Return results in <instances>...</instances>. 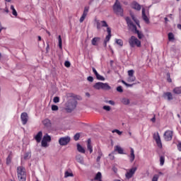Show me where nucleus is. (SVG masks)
I'll return each instance as SVG.
<instances>
[{
  "instance_id": "1",
  "label": "nucleus",
  "mask_w": 181,
  "mask_h": 181,
  "mask_svg": "<svg viewBox=\"0 0 181 181\" xmlns=\"http://www.w3.org/2000/svg\"><path fill=\"white\" fill-rule=\"evenodd\" d=\"M125 21L127 22L128 28L131 29L132 32H134V33H136L139 39H142V37H144V34H142L141 31L138 30V29L136 28V25L134 24V22H132L131 18L125 17Z\"/></svg>"
},
{
  "instance_id": "2",
  "label": "nucleus",
  "mask_w": 181,
  "mask_h": 181,
  "mask_svg": "<svg viewBox=\"0 0 181 181\" xmlns=\"http://www.w3.org/2000/svg\"><path fill=\"white\" fill-rule=\"evenodd\" d=\"M113 12L117 16H121L122 18L124 16V8L121 6V3L119 1L116 0L115 4L113 5Z\"/></svg>"
},
{
  "instance_id": "3",
  "label": "nucleus",
  "mask_w": 181,
  "mask_h": 181,
  "mask_svg": "<svg viewBox=\"0 0 181 181\" xmlns=\"http://www.w3.org/2000/svg\"><path fill=\"white\" fill-rule=\"evenodd\" d=\"M17 176L19 181H26V168L23 166L17 168Z\"/></svg>"
},
{
  "instance_id": "4",
  "label": "nucleus",
  "mask_w": 181,
  "mask_h": 181,
  "mask_svg": "<svg viewBox=\"0 0 181 181\" xmlns=\"http://www.w3.org/2000/svg\"><path fill=\"white\" fill-rule=\"evenodd\" d=\"M66 110L68 112H71L73 110L77 107V100L76 99H70L69 100L65 105Z\"/></svg>"
},
{
  "instance_id": "5",
  "label": "nucleus",
  "mask_w": 181,
  "mask_h": 181,
  "mask_svg": "<svg viewBox=\"0 0 181 181\" xmlns=\"http://www.w3.org/2000/svg\"><path fill=\"white\" fill-rule=\"evenodd\" d=\"M93 88L95 90H108L111 88V86L108 85V83H102V82H98L93 85Z\"/></svg>"
},
{
  "instance_id": "6",
  "label": "nucleus",
  "mask_w": 181,
  "mask_h": 181,
  "mask_svg": "<svg viewBox=\"0 0 181 181\" xmlns=\"http://www.w3.org/2000/svg\"><path fill=\"white\" fill-rule=\"evenodd\" d=\"M129 45L130 47H134L136 46L137 47H141V41L136 38V37L132 35L129 39Z\"/></svg>"
},
{
  "instance_id": "7",
  "label": "nucleus",
  "mask_w": 181,
  "mask_h": 181,
  "mask_svg": "<svg viewBox=\"0 0 181 181\" xmlns=\"http://www.w3.org/2000/svg\"><path fill=\"white\" fill-rule=\"evenodd\" d=\"M163 137L165 141H172V139L173 138V131L172 130H167L163 134Z\"/></svg>"
},
{
  "instance_id": "8",
  "label": "nucleus",
  "mask_w": 181,
  "mask_h": 181,
  "mask_svg": "<svg viewBox=\"0 0 181 181\" xmlns=\"http://www.w3.org/2000/svg\"><path fill=\"white\" fill-rule=\"evenodd\" d=\"M71 141V139L69 136H65V137H61L59 139V144L61 145V146H66Z\"/></svg>"
},
{
  "instance_id": "9",
  "label": "nucleus",
  "mask_w": 181,
  "mask_h": 181,
  "mask_svg": "<svg viewBox=\"0 0 181 181\" xmlns=\"http://www.w3.org/2000/svg\"><path fill=\"white\" fill-rule=\"evenodd\" d=\"M137 169L138 168L136 167H134L129 170V172L126 173L125 174L127 179H131V177L135 175V172H136Z\"/></svg>"
},
{
  "instance_id": "10",
  "label": "nucleus",
  "mask_w": 181,
  "mask_h": 181,
  "mask_svg": "<svg viewBox=\"0 0 181 181\" xmlns=\"http://www.w3.org/2000/svg\"><path fill=\"white\" fill-rule=\"evenodd\" d=\"M153 138L156 141L158 148H162V141H160V136H159V133L157 132V134H154Z\"/></svg>"
},
{
  "instance_id": "11",
  "label": "nucleus",
  "mask_w": 181,
  "mask_h": 181,
  "mask_svg": "<svg viewBox=\"0 0 181 181\" xmlns=\"http://www.w3.org/2000/svg\"><path fill=\"white\" fill-rule=\"evenodd\" d=\"M107 35L105 37V39L103 42L104 47H107V42H110V40L111 39V28H107Z\"/></svg>"
},
{
  "instance_id": "12",
  "label": "nucleus",
  "mask_w": 181,
  "mask_h": 181,
  "mask_svg": "<svg viewBox=\"0 0 181 181\" xmlns=\"http://www.w3.org/2000/svg\"><path fill=\"white\" fill-rule=\"evenodd\" d=\"M21 119L22 121L23 125H26V124H28V121L29 119V116L28 115V113H26V112L21 113Z\"/></svg>"
},
{
  "instance_id": "13",
  "label": "nucleus",
  "mask_w": 181,
  "mask_h": 181,
  "mask_svg": "<svg viewBox=\"0 0 181 181\" xmlns=\"http://www.w3.org/2000/svg\"><path fill=\"white\" fill-rule=\"evenodd\" d=\"M89 9H90V8L87 7V6L84 8L83 13L79 20L80 23H83L84 22V20L86 19V18L87 17V15L88 13Z\"/></svg>"
},
{
  "instance_id": "14",
  "label": "nucleus",
  "mask_w": 181,
  "mask_h": 181,
  "mask_svg": "<svg viewBox=\"0 0 181 181\" xmlns=\"http://www.w3.org/2000/svg\"><path fill=\"white\" fill-rule=\"evenodd\" d=\"M42 124L45 128H47V129H50L52 128V122L49 119H45L42 121Z\"/></svg>"
},
{
  "instance_id": "15",
  "label": "nucleus",
  "mask_w": 181,
  "mask_h": 181,
  "mask_svg": "<svg viewBox=\"0 0 181 181\" xmlns=\"http://www.w3.org/2000/svg\"><path fill=\"white\" fill-rule=\"evenodd\" d=\"M131 8L135 9V11H141V5L136 1H133L131 4Z\"/></svg>"
},
{
  "instance_id": "16",
  "label": "nucleus",
  "mask_w": 181,
  "mask_h": 181,
  "mask_svg": "<svg viewBox=\"0 0 181 181\" xmlns=\"http://www.w3.org/2000/svg\"><path fill=\"white\" fill-rule=\"evenodd\" d=\"M129 160L131 163L135 160V151H134V148H130V155L129 156Z\"/></svg>"
},
{
  "instance_id": "17",
  "label": "nucleus",
  "mask_w": 181,
  "mask_h": 181,
  "mask_svg": "<svg viewBox=\"0 0 181 181\" xmlns=\"http://www.w3.org/2000/svg\"><path fill=\"white\" fill-rule=\"evenodd\" d=\"M42 136H43V132H39L34 138L35 141L39 144L42 141Z\"/></svg>"
},
{
  "instance_id": "18",
  "label": "nucleus",
  "mask_w": 181,
  "mask_h": 181,
  "mask_svg": "<svg viewBox=\"0 0 181 181\" xmlns=\"http://www.w3.org/2000/svg\"><path fill=\"white\" fill-rule=\"evenodd\" d=\"M100 40H101L100 37H93L91 41L93 46H98V42H100Z\"/></svg>"
},
{
  "instance_id": "19",
  "label": "nucleus",
  "mask_w": 181,
  "mask_h": 181,
  "mask_svg": "<svg viewBox=\"0 0 181 181\" xmlns=\"http://www.w3.org/2000/svg\"><path fill=\"white\" fill-rule=\"evenodd\" d=\"M163 97H164V98H167L168 101H170V100H173V96L172 95V93H170V92L164 93Z\"/></svg>"
},
{
  "instance_id": "20",
  "label": "nucleus",
  "mask_w": 181,
  "mask_h": 181,
  "mask_svg": "<svg viewBox=\"0 0 181 181\" xmlns=\"http://www.w3.org/2000/svg\"><path fill=\"white\" fill-rule=\"evenodd\" d=\"M87 148L90 153H93V146L91 145V139H88L87 141Z\"/></svg>"
},
{
  "instance_id": "21",
  "label": "nucleus",
  "mask_w": 181,
  "mask_h": 181,
  "mask_svg": "<svg viewBox=\"0 0 181 181\" xmlns=\"http://www.w3.org/2000/svg\"><path fill=\"white\" fill-rule=\"evenodd\" d=\"M142 18L146 23H149V18L146 16V13H145V8H142Z\"/></svg>"
},
{
  "instance_id": "22",
  "label": "nucleus",
  "mask_w": 181,
  "mask_h": 181,
  "mask_svg": "<svg viewBox=\"0 0 181 181\" xmlns=\"http://www.w3.org/2000/svg\"><path fill=\"white\" fill-rule=\"evenodd\" d=\"M115 151L116 152H118V153H119L120 155H124V149H122V148H121V146H116L115 147Z\"/></svg>"
},
{
  "instance_id": "23",
  "label": "nucleus",
  "mask_w": 181,
  "mask_h": 181,
  "mask_svg": "<svg viewBox=\"0 0 181 181\" xmlns=\"http://www.w3.org/2000/svg\"><path fill=\"white\" fill-rule=\"evenodd\" d=\"M12 163V151L10 152L9 155L6 158V165H11Z\"/></svg>"
},
{
  "instance_id": "24",
  "label": "nucleus",
  "mask_w": 181,
  "mask_h": 181,
  "mask_svg": "<svg viewBox=\"0 0 181 181\" xmlns=\"http://www.w3.org/2000/svg\"><path fill=\"white\" fill-rule=\"evenodd\" d=\"M76 160L78 163H81V165L84 163V158H83V156L80 155L76 156Z\"/></svg>"
},
{
  "instance_id": "25",
  "label": "nucleus",
  "mask_w": 181,
  "mask_h": 181,
  "mask_svg": "<svg viewBox=\"0 0 181 181\" xmlns=\"http://www.w3.org/2000/svg\"><path fill=\"white\" fill-rule=\"evenodd\" d=\"M77 151L81 153H86V149H84V148H83V146L79 144H77Z\"/></svg>"
},
{
  "instance_id": "26",
  "label": "nucleus",
  "mask_w": 181,
  "mask_h": 181,
  "mask_svg": "<svg viewBox=\"0 0 181 181\" xmlns=\"http://www.w3.org/2000/svg\"><path fill=\"white\" fill-rule=\"evenodd\" d=\"M173 91L174 94H181V86L175 88Z\"/></svg>"
},
{
  "instance_id": "27",
  "label": "nucleus",
  "mask_w": 181,
  "mask_h": 181,
  "mask_svg": "<svg viewBox=\"0 0 181 181\" xmlns=\"http://www.w3.org/2000/svg\"><path fill=\"white\" fill-rule=\"evenodd\" d=\"M98 156L96 158V161L100 162V160H101V157L103 156V152L101 151V150L98 151Z\"/></svg>"
},
{
  "instance_id": "28",
  "label": "nucleus",
  "mask_w": 181,
  "mask_h": 181,
  "mask_svg": "<svg viewBox=\"0 0 181 181\" xmlns=\"http://www.w3.org/2000/svg\"><path fill=\"white\" fill-rule=\"evenodd\" d=\"M101 177H103V175H101V173H100V172H98V173L96 174V175H95L94 180H98V181H100V180H101Z\"/></svg>"
},
{
  "instance_id": "29",
  "label": "nucleus",
  "mask_w": 181,
  "mask_h": 181,
  "mask_svg": "<svg viewBox=\"0 0 181 181\" xmlns=\"http://www.w3.org/2000/svg\"><path fill=\"white\" fill-rule=\"evenodd\" d=\"M42 139L45 140L46 142H50V141H52V137L48 134H46L43 136Z\"/></svg>"
},
{
  "instance_id": "30",
  "label": "nucleus",
  "mask_w": 181,
  "mask_h": 181,
  "mask_svg": "<svg viewBox=\"0 0 181 181\" xmlns=\"http://www.w3.org/2000/svg\"><path fill=\"white\" fill-rule=\"evenodd\" d=\"M168 40L170 42H172V40H175V35H173V33H168Z\"/></svg>"
},
{
  "instance_id": "31",
  "label": "nucleus",
  "mask_w": 181,
  "mask_h": 181,
  "mask_svg": "<svg viewBox=\"0 0 181 181\" xmlns=\"http://www.w3.org/2000/svg\"><path fill=\"white\" fill-rule=\"evenodd\" d=\"M131 16H132V21H134V22H135V23L137 25V26H139V21H138V19H136V18L135 17V16L134 14H131Z\"/></svg>"
},
{
  "instance_id": "32",
  "label": "nucleus",
  "mask_w": 181,
  "mask_h": 181,
  "mask_svg": "<svg viewBox=\"0 0 181 181\" xmlns=\"http://www.w3.org/2000/svg\"><path fill=\"white\" fill-rule=\"evenodd\" d=\"M115 42L117 43V45H118L119 46H124V41H122V40L121 39H116Z\"/></svg>"
},
{
  "instance_id": "33",
  "label": "nucleus",
  "mask_w": 181,
  "mask_h": 181,
  "mask_svg": "<svg viewBox=\"0 0 181 181\" xmlns=\"http://www.w3.org/2000/svg\"><path fill=\"white\" fill-rule=\"evenodd\" d=\"M11 9L12 11V13L14 16H18V12H16V10L15 9V7L13 5L11 6Z\"/></svg>"
},
{
  "instance_id": "34",
  "label": "nucleus",
  "mask_w": 181,
  "mask_h": 181,
  "mask_svg": "<svg viewBox=\"0 0 181 181\" xmlns=\"http://www.w3.org/2000/svg\"><path fill=\"white\" fill-rule=\"evenodd\" d=\"M160 165L161 166H163V165H165V156H160Z\"/></svg>"
},
{
  "instance_id": "35",
  "label": "nucleus",
  "mask_w": 181,
  "mask_h": 181,
  "mask_svg": "<svg viewBox=\"0 0 181 181\" xmlns=\"http://www.w3.org/2000/svg\"><path fill=\"white\" fill-rule=\"evenodd\" d=\"M100 23H101L102 28H107V29H108V28H110V27H108V24L107 23V21H100Z\"/></svg>"
},
{
  "instance_id": "36",
  "label": "nucleus",
  "mask_w": 181,
  "mask_h": 181,
  "mask_svg": "<svg viewBox=\"0 0 181 181\" xmlns=\"http://www.w3.org/2000/svg\"><path fill=\"white\" fill-rule=\"evenodd\" d=\"M95 76L98 80H100L101 81H104V80H105V78L98 73L95 75Z\"/></svg>"
},
{
  "instance_id": "37",
  "label": "nucleus",
  "mask_w": 181,
  "mask_h": 181,
  "mask_svg": "<svg viewBox=\"0 0 181 181\" xmlns=\"http://www.w3.org/2000/svg\"><path fill=\"white\" fill-rule=\"evenodd\" d=\"M58 42H59V49H62V36H58Z\"/></svg>"
},
{
  "instance_id": "38",
  "label": "nucleus",
  "mask_w": 181,
  "mask_h": 181,
  "mask_svg": "<svg viewBox=\"0 0 181 181\" xmlns=\"http://www.w3.org/2000/svg\"><path fill=\"white\" fill-rule=\"evenodd\" d=\"M122 103H123L124 104V105H128L129 104L130 101H129V99H128V98H123L122 100Z\"/></svg>"
},
{
  "instance_id": "39",
  "label": "nucleus",
  "mask_w": 181,
  "mask_h": 181,
  "mask_svg": "<svg viewBox=\"0 0 181 181\" xmlns=\"http://www.w3.org/2000/svg\"><path fill=\"white\" fill-rule=\"evenodd\" d=\"M135 80H136V78L135 76H129L127 81L129 83H132V82L135 81Z\"/></svg>"
},
{
  "instance_id": "40",
  "label": "nucleus",
  "mask_w": 181,
  "mask_h": 181,
  "mask_svg": "<svg viewBox=\"0 0 181 181\" xmlns=\"http://www.w3.org/2000/svg\"><path fill=\"white\" fill-rule=\"evenodd\" d=\"M30 152H27L24 154V159L27 160V159H30Z\"/></svg>"
},
{
  "instance_id": "41",
  "label": "nucleus",
  "mask_w": 181,
  "mask_h": 181,
  "mask_svg": "<svg viewBox=\"0 0 181 181\" xmlns=\"http://www.w3.org/2000/svg\"><path fill=\"white\" fill-rule=\"evenodd\" d=\"M73 176H74L73 173H69V171L65 172L64 177H70Z\"/></svg>"
},
{
  "instance_id": "42",
  "label": "nucleus",
  "mask_w": 181,
  "mask_h": 181,
  "mask_svg": "<svg viewBox=\"0 0 181 181\" xmlns=\"http://www.w3.org/2000/svg\"><path fill=\"white\" fill-rule=\"evenodd\" d=\"M74 141H78L80 139V133H76L74 136Z\"/></svg>"
},
{
  "instance_id": "43",
  "label": "nucleus",
  "mask_w": 181,
  "mask_h": 181,
  "mask_svg": "<svg viewBox=\"0 0 181 181\" xmlns=\"http://www.w3.org/2000/svg\"><path fill=\"white\" fill-rule=\"evenodd\" d=\"M52 111H59V106L56 105H52Z\"/></svg>"
},
{
  "instance_id": "44",
  "label": "nucleus",
  "mask_w": 181,
  "mask_h": 181,
  "mask_svg": "<svg viewBox=\"0 0 181 181\" xmlns=\"http://www.w3.org/2000/svg\"><path fill=\"white\" fill-rule=\"evenodd\" d=\"M41 145H42V146H43V148H46L47 146V141L43 140V139H42V140L41 141Z\"/></svg>"
},
{
  "instance_id": "45",
  "label": "nucleus",
  "mask_w": 181,
  "mask_h": 181,
  "mask_svg": "<svg viewBox=\"0 0 181 181\" xmlns=\"http://www.w3.org/2000/svg\"><path fill=\"white\" fill-rule=\"evenodd\" d=\"M53 101L55 104H57V103H60V98L56 96L54 98Z\"/></svg>"
},
{
  "instance_id": "46",
  "label": "nucleus",
  "mask_w": 181,
  "mask_h": 181,
  "mask_svg": "<svg viewBox=\"0 0 181 181\" xmlns=\"http://www.w3.org/2000/svg\"><path fill=\"white\" fill-rule=\"evenodd\" d=\"M159 180V175H154L152 181H158Z\"/></svg>"
},
{
  "instance_id": "47",
  "label": "nucleus",
  "mask_w": 181,
  "mask_h": 181,
  "mask_svg": "<svg viewBox=\"0 0 181 181\" xmlns=\"http://www.w3.org/2000/svg\"><path fill=\"white\" fill-rule=\"evenodd\" d=\"M103 109L105 110V111H111V107L107 105L103 106Z\"/></svg>"
},
{
  "instance_id": "48",
  "label": "nucleus",
  "mask_w": 181,
  "mask_h": 181,
  "mask_svg": "<svg viewBox=\"0 0 181 181\" xmlns=\"http://www.w3.org/2000/svg\"><path fill=\"white\" fill-rule=\"evenodd\" d=\"M96 25H97V29H98V30L101 29V28H102L101 21H97Z\"/></svg>"
},
{
  "instance_id": "49",
  "label": "nucleus",
  "mask_w": 181,
  "mask_h": 181,
  "mask_svg": "<svg viewBox=\"0 0 181 181\" xmlns=\"http://www.w3.org/2000/svg\"><path fill=\"white\" fill-rule=\"evenodd\" d=\"M117 91H118V93H124V90L122 89V86H118L117 88Z\"/></svg>"
},
{
  "instance_id": "50",
  "label": "nucleus",
  "mask_w": 181,
  "mask_h": 181,
  "mask_svg": "<svg viewBox=\"0 0 181 181\" xmlns=\"http://www.w3.org/2000/svg\"><path fill=\"white\" fill-rule=\"evenodd\" d=\"M134 70H129V71H128V76H134Z\"/></svg>"
},
{
  "instance_id": "51",
  "label": "nucleus",
  "mask_w": 181,
  "mask_h": 181,
  "mask_svg": "<svg viewBox=\"0 0 181 181\" xmlns=\"http://www.w3.org/2000/svg\"><path fill=\"white\" fill-rule=\"evenodd\" d=\"M167 76H168V78H167V81H168V83H172V78H170V74H167Z\"/></svg>"
},
{
  "instance_id": "52",
  "label": "nucleus",
  "mask_w": 181,
  "mask_h": 181,
  "mask_svg": "<svg viewBox=\"0 0 181 181\" xmlns=\"http://www.w3.org/2000/svg\"><path fill=\"white\" fill-rule=\"evenodd\" d=\"M112 132H117L118 135H122V132L118 130V129H115L112 131Z\"/></svg>"
},
{
  "instance_id": "53",
  "label": "nucleus",
  "mask_w": 181,
  "mask_h": 181,
  "mask_svg": "<svg viewBox=\"0 0 181 181\" xmlns=\"http://www.w3.org/2000/svg\"><path fill=\"white\" fill-rule=\"evenodd\" d=\"M88 81H90V83H93L94 81V78L93 76H88L87 78Z\"/></svg>"
},
{
  "instance_id": "54",
  "label": "nucleus",
  "mask_w": 181,
  "mask_h": 181,
  "mask_svg": "<svg viewBox=\"0 0 181 181\" xmlns=\"http://www.w3.org/2000/svg\"><path fill=\"white\" fill-rule=\"evenodd\" d=\"M64 66H65V67H70V66H71L70 62L66 61L64 62Z\"/></svg>"
},
{
  "instance_id": "55",
  "label": "nucleus",
  "mask_w": 181,
  "mask_h": 181,
  "mask_svg": "<svg viewBox=\"0 0 181 181\" xmlns=\"http://www.w3.org/2000/svg\"><path fill=\"white\" fill-rule=\"evenodd\" d=\"M122 83L124 84V86H127V87H132V85L127 83L125 81H122Z\"/></svg>"
},
{
  "instance_id": "56",
  "label": "nucleus",
  "mask_w": 181,
  "mask_h": 181,
  "mask_svg": "<svg viewBox=\"0 0 181 181\" xmlns=\"http://www.w3.org/2000/svg\"><path fill=\"white\" fill-rule=\"evenodd\" d=\"M177 148L180 152H181V142L178 143Z\"/></svg>"
},
{
  "instance_id": "57",
  "label": "nucleus",
  "mask_w": 181,
  "mask_h": 181,
  "mask_svg": "<svg viewBox=\"0 0 181 181\" xmlns=\"http://www.w3.org/2000/svg\"><path fill=\"white\" fill-rule=\"evenodd\" d=\"M107 103H108V104H110V105H115V102H114L113 100H109Z\"/></svg>"
},
{
  "instance_id": "58",
  "label": "nucleus",
  "mask_w": 181,
  "mask_h": 181,
  "mask_svg": "<svg viewBox=\"0 0 181 181\" xmlns=\"http://www.w3.org/2000/svg\"><path fill=\"white\" fill-rule=\"evenodd\" d=\"M93 72L94 73L95 76H96L98 72H97V70L95 69V68H92Z\"/></svg>"
},
{
  "instance_id": "59",
  "label": "nucleus",
  "mask_w": 181,
  "mask_h": 181,
  "mask_svg": "<svg viewBox=\"0 0 181 181\" xmlns=\"http://www.w3.org/2000/svg\"><path fill=\"white\" fill-rule=\"evenodd\" d=\"M156 118L155 117H153L152 119H151V122H156Z\"/></svg>"
},
{
  "instance_id": "60",
  "label": "nucleus",
  "mask_w": 181,
  "mask_h": 181,
  "mask_svg": "<svg viewBox=\"0 0 181 181\" xmlns=\"http://www.w3.org/2000/svg\"><path fill=\"white\" fill-rule=\"evenodd\" d=\"M164 21H165V23H168V22H169V19H168L167 17H165V18H164Z\"/></svg>"
},
{
  "instance_id": "61",
  "label": "nucleus",
  "mask_w": 181,
  "mask_h": 181,
  "mask_svg": "<svg viewBox=\"0 0 181 181\" xmlns=\"http://www.w3.org/2000/svg\"><path fill=\"white\" fill-rule=\"evenodd\" d=\"M177 28L181 30V24H177Z\"/></svg>"
},
{
  "instance_id": "62",
  "label": "nucleus",
  "mask_w": 181,
  "mask_h": 181,
  "mask_svg": "<svg viewBox=\"0 0 181 181\" xmlns=\"http://www.w3.org/2000/svg\"><path fill=\"white\" fill-rule=\"evenodd\" d=\"M5 12H6V13H9V10L6 7L5 8Z\"/></svg>"
},
{
  "instance_id": "63",
  "label": "nucleus",
  "mask_w": 181,
  "mask_h": 181,
  "mask_svg": "<svg viewBox=\"0 0 181 181\" xmlns=\"http://www.w3.org/2000/svg\"><path fill=\"white\" fill-rule=\"evenodd\" d=\"M40 40H42V37L38 36V42H40Z\"/></svg>"
},
{
  "instance_id": "64",
  "label": "nucleus",
  "mask_w": 181,
  "mask_h": 181,
  "mask_svg": "<svg viewBox=\"0 0 181 181\" xmlns=\"http://www.w3.org/2000/svg\"><path fill=\"white\" fill-rule=\"evenodd\" d=\"M86 97H90V93H86Z\"/></svg>"
}]
</instances>
